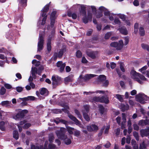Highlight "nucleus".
I'll return each instance as SVG.
<instances>
[{
  "mask_svg": "<svg viewBox=\"0 0 149 149\" xmlns=\"http://www.w3.org/2000/svg\"><path fill=\"white\" fill-rule=\"evenodd\" d=\"M66 131V130L65 128L61 127L60 130H57L56 133L59 139L63 140L65 143L67 145H68L71 143V141L70 138H72V137L70 135V138H68V136L65 134Z\"/></svg>",
  "mask_w": 149,
  "mask_h": 149,
  "instance_id": "obj_1",
  "label": "nucleus"
},
{
  "mask_svg": "<svg viewBox=\"0 0 149 149\" xmlns=\"http://www.w3.org/2000/svg\"><path fill=\"white\" fill-rule=\"evenodd\" d=\"M130 76L132 79H134L140 84H142L143 82L139 79V78L142 81H146V79L144 76L139 73H137L133 70H132L131 71Z\"/></svg>",
  "mask_w": 149,
  "mask_h": 149,
  "instance_id": "obj_2",
  "label": "nucleus"
},
{
  "mask_svg": "<svg viewBox=\"0 0 149 149\" xmlns=\"http://www.w3.org/2000/svg\"><path fill=\"white\" fill-rule=\"evenodd\" d=\"M15 111L17 113L14 114L12 115V117L16 120L23 118L24 116V114L28 112V111L26 110L21 111L19 109L16 110Z\"/></svg>",
  "mask_w": 149,
  "mask_h": 149,
  "instance_id": "obj_3",
  "label": "nucleus"
},
{
  "mask_svg": "<svg viewBox=\"0 0 149 149\" xmlns=\"http://www.w3.org/2000/svg\"><path fill=\"white\" fill-rule=\"evenodd\" d=\"M136 100L141 104L145 103L146 101H149V97H148L144 93H141L136 96Z\"/></svg>",
  "mask_w": 149,
  "mask_h": 149,
  "instance_id": "obj_4",
  "label": "nucleus"
},
{
  "mask_svg": "<svg viewBox=\"0 0 149 149\" xmlns=\"http://www.w3.org/2000/svg\"><path fill=\"white\" fill-rule=\"evenodd\" d=\"M49 9V6L48 5H47L44 7L43 9L41 10V16L40 17V19L41 20V17H43L42 19V22H41V24L44 25L45 23L47 15H46V13L48 11Z\"/></svg>",
  "mask_w": 149,
  "mask_h": 149,
  "instance_id": "obj_5",
  "label": "nucleus"
},
{
  "mask_svg": "<svg viewBox=\"0 0 149 149\" xmlns=\"http://www.w3.org/2000/svg\"><path fill=\"white\" fill-rule=\"evenodd\" d=\"M96 76V75L92 74H86L84 76L81 75L78 78V81L79 83L82 84L83 82L88 80L91 78Z\"/></svg>",
  "mask_w": 149,
  "mask_h": 149,
  "instance_id": "obj_6",
  "label": "nucleus"
},
{
  "mask_svg": "<svg viewBox=\"0 0 149 149\" xmlns=\"http://www.w3.org/2000/svg\"><path fill=\"white\" fill-rule=\"evenodd\" d=\"M99 10L101 12H104V15L106 17H109V19L111 21L113 20V16L114 14L110 13L103 6L100 7Z\"/></svg>",
  "mask_w": 149,
  "mask_h": 149,
  "instance_id": "obj_7",
  "label": "nucleus"
},
{
  "mask_svg": "<svg viewBox=\"0 0 149 149\" xmlns=\"http://www.w3.org/2000/svg\"><path fill=\"white\" fill-rule=\"evenodd\" d=\"M80 8H81V10H80V13L82 14L83 16H86V13L85 11V8L84 5L78 4H75L73 5L72 8V9L73 10H77Z\"/></svg>",
  "mask_w": 149,
  "mask_h": 149,
  "instance_id": "obj_8",
  "label": "nucleus"
},
{
  "mask_svg": "<svg viewBox=\"0 0 149 149\" xmlns=\"http://www.w3.org/2000/svg\"><path fill=\"white\" fill-rule=\"evenodd\" d=\"M111 47L116 48L118 50H121L123 47V43L122 40H120L119 41L118 43L117 42H113L110 44Z\"/></svg>",
  "mask_w": 149,
  "mask_h": 149,
  "instance_id": "obj_9",
  "label": "nucleus"
},
{
  "mask_svg": "<svg viewBox=\"0 0 149 149\" xmlns=\"http://www.w3.org/2000/svg\"><path fill=\"white\" fill-rule=\"evenodd\" d=\"M94 100L96 102H100L108 103L109 102L108 98L107 96L102 97H94L93 98Z\"/></svg>",
  "mask_w": 149,
  "mask_h": 149,
  "instance_id": "obj_10",
  "label": "nucleus"
},
{
  "mask_svg": "<svg viewBox=\"0 0 149 149\" xmlns=\"http://www.w3.org/2000/svg\"><path fill=\"white\" fill-rule=\"evenodd\" d=\"M44 44L43 37L42 35L40 34L38 44V51H40L43 48Z\"/></svg>",
  "mask_w": 149,
  "mask_h": 149,
  "instance_id": "obj_11",
  "label": "nucleus"
},
{
  "mask_svg": "<svg viewBox=\"0 0 149 149\" xmlns=\"http://www.w3.org/2000/svg\"><path fill=\"white\" fill-rule=\"evenodd\" d=\"M89 107L88 105L84 106V109L82 110L83 116L85 119L87 121H89L90 119L87 113L89 112Z\"/></svg>",
  "mask_w": 149,
  "mask_h": 149,
  "instance_id": "obj_12",
  "label": "nucleus"
},
{
  "mask_svg": "<svg viewBox=\"0 0 149 149\" xmlns=\"http://www.w3.org/2000/svg\"><path fill=\"white\" fill-rule=\"evenodd\" d=\"M40 94L39 93L38 91H37L36 92L37 95L39 97L40 99H43L40 95V94L42 95L45 96H47L48 94V91L47 89L45 88H42L40 90Z\"/></svg>",
  "mask_w": 149,
  "mask_h": 149,
  "instance_id": "obj_13",
  "label": "nucleus"
},
{
  "mask_svg": "<svg viewBox=\"0 0 149 149\" xmlns=\"http://www.w3.org/2000/svg\"><path fill=\"white\" fill-rule=\"evenodd\" d=\"M52 84L53 85H57L61 83V78L56 75H54L52 77Z\"/></svg>",
  "mask_w": 149,
  "mask_h": 149,
  "instance_id": "obj_14",
  "label": "nucleus"
},
{
  "mask_svg": "<svg viewBox=\"0 0 149 149\" xmlns=\"http://www.w3.org/2000/svg\"><path fill=\"white\" fill-rule=\"evenodd\" d=\"M87 130L89 132H96L98 129L97 126L95 124H92L87 126Z\"/></svg>",
  "mask_w": 149,
  "mask_h": 149,
  "instance_id": "obj_15",
  "label": "nucleus"
},
{
  "mask_svg": "<svg viewBox=\"0 0 149 149\" xmlns=\"http://www.w3.org/2000/svg\"><path fill=\"white\" fill-rule=\"evenodd\" d=\"M106 77L104 75H100L97 77V79L95 81V83L97 84H102L106 80Z\"/></svg>",
  "mask_w": 149,
  "mask_h": 149,
  "instance_id": "obj_16",
  "label": "nucleus"
},
{
  "mask_svg": "<svg viewBox=\"0 0 149 149\" xmlns=\"http://www.w3.org/2000/svg\"><path fill=\"white\" fill-rule=\"evenodd\" d=\"M56 14V12L54 11L50 15L51 25V27H53L55 22V19L56 18L55 15Z\"/></svg>",
  "mask_w": 149,
  "mask_h": 149,
  "instance_id": "obj_17",
  "label": "nucleus"
},
{
  "mask_svg": "<svg viewBox=\"0 0 149 149\" xmlns=\"http://www.w3.org/2000/svg\"><path fill=\"white\" fill-rule=\"evenodd\" d=\"M68 116L75 123L76 125L81 127L80 126L81 125V123L75 117L71 114H68Z\"/></svg>",
  "mask_w": 149,
  "mask_h": 149,
  "instance_id": "obj_18",
  "label": "nucleus"
},
{
  "mask_svg": "<svg viewBox=\"0 0 149 149\" xmlns=\"http://www.w3.org/2000/svg\"><path fill=\"white\" fill-rule=\"evenodd\" d=\"M56 65L57 67L60 68V72H62L63 71L65 66V63H63L62 61H59L57 63Z\"/></svg>",
  "mask_w": 149,
  "mask_h": 149,
  "instance_id": "obj_19",
  "label": "nucleus"
},
{
  "mask_svg": "<svg viewBox=\"0 0 149 149\" xmlns=\"http://www.w3.org/2000/svg\"><path fill=\"white\" fill-rule=\"evenodd\" d=\"M92 18V13L89 12L88 13L87 18L86 17H84L83 19V22L85 23H87L88 21H91Z\"/></svg>",
  "mask_w": 149,
  "mask_h": 149,
  "instance_id": "obj_20",
  "label": "nucleus"
},
{
  "mask_svg": "<svg viewBox=\"0 0 149 149\" xmlns=\"http://www.w3.org/2000/svg\"><path fill=\"white\" fill-rule=\"evenodd\" d=\"M1 104L3 106L10 108L12 107V104L11 101H4L1 102Z\"/></svg>",
  "mask_w": 149,
  "mask_h": 149,
  "instance_id": "obj_21",
  "label": "nucleus"
},
{
  "mask_svg": "<svg viewBox=\"0 0 149 149\" xmlns=\"http://www.w3.org/2000/svg\"><path fill=\"white\" fill-rule=\"evenodd\" d=\"M99 54V52L97 51L91 52L88 53V55L91 58H94L97 56Z\"/></svg>",
  "mask_w": 149,
  "mask_h": 149,
  "instance_id": "obj_22",
  "label": "nucleus"
},
{
  "mask_svg": "<svg viewBox=\"0 0 149 149\" xmlns=\"http://www.w3.org/2000/svg\"><path fill=\"white\" fill-rule=\"evenodd\" d=\"M51 38H49L47 40V51L46 52V54H48L50 52V51L51 49Z\"/></svg>",
  "mask_w": 149,
  "mask_h": 149,
  "instance_id": "obj_23",
  "label": "nucleus"
},
{
  "mask_svg": "<svg viewBox=\"0 0 149 149\" xmlns=\"http://www.w3.org/2000/svg\"><path fill=\"white\" fill-rule=\"evenodd\" d=\"M48 144V141H46L45 142L44 146L43 148H41L40 149H48L47 145ZM31 149H39V148L38 146H35L34 145H32L31 146Z\"/></svg>",
  "mask_w": 149,
  "mask_h": 149,
  "instance_id": "obj_24",
  "label": "nucleus"
},
{
  "mask_svg": "<svg viewBox=\"0 0 149 149\" xmlns=\"http://www.w3.org/2000/svg\"><path fill=\"white\" fill-rule=\"evenodd\" d=\"M149 128H148V130H142L140 131L142 137L147 135L149 134Z\"/></svg>",
  "mask_w": 149,
  "mask_h": 149,
  "instance_id": "obj_25",
  "label": "nucleus"
},
{
  "mask_svg": "<svg viewBox=\"0 0 149 149\" xmlns=\"http://www.w3.org/2000/svg\"><path fill=\"white\" fill-rule=\"evenodd\" d=\"M38 69L36 67H32L31 68V74L32 77L33 78H36V74L37 73Z\"/></svg>",
  "mask_w": 149,
  "mask_h": 149,
  "instance_id": "obj_26",
  "label": "nucleus"
},
{
  "mask_svg": "<svg viewBox=\"0 0 149 149\" xmlns=\"http://www.w3.org/2000/svg\"><path fill=\"white\" fill-rule=\"evenodd\" d=\"M36 99V98L33 96H28L27 97L24 98H19V99H21L23 100H24L26 101L27 100H34Z\"/></svg>",
  "mask_w": 149,
  "mask_h": 149,
  "instance_id": "obj_27",
  "label": "nucleus"
},
{
  "mask_svg": "<svg viewBox=\"0 0 149 149\" xmlns=\"http://www.w3.org/2000/svg\"><path fill=\"white\" fill-rule=\"evenodd\" d=\"M27 0H18L19 5L20 6L25 7L26 6Z\"/></svg>",
  "mask_w": 149,
  "mask_h": 149,
  "instance_id": "obj_28",
  "label": "nucleus"
},
{
  "mask_svg": "<svg viewBox=\"0 0 149 149\" xmlns=\"http://www.w3.org/2000/svg\"><path fill=\"white\" fill-rule=\"evenodd\" d=\"M67 15L69 17H71L74 19H76L77 17V14L75 13H72L70 12H68Z\"/></svg>",
  "mask_w": 149,
  "mask_h": 149,
  "instance_id": "obj_29",
  "label": "nucleus"
},
{
  "mask_svg": "<svg viewBox=\"0 0 149 149\" xmlns=\"http://www.w3.org/2000/svg\"><path fill=\"white\" fill-rule=\"evenodd\" d=\"M54 122L57 124H58L59 122H61L65 124L67 122L65 120L60 119L59 118H57L56 120H54Z\"/></svg>",
  "mask_w": 149,
  "mask_h": 149,
  "instance_id": "obj_30",
  "label": "nucleus"
},
{
  "mask_svg": "<svg viewBox=\"0 0 149 149\" xmlns=\"http://www.w3.org/2000/svg\"><path fill=\"white\" fill-rule=\"evenodd\" d=\"M120 32L123 34L125 35L127 34V31L125 28L122 27L118 29Z\"/></svg>",
  "mask_w": 149,
  "mask_h": 149,
  "instance_id": "obj_31",
  "label": "nucleus"
},
{
  "mask_svg": "<svg viewBox=\"0 0 149 149\" xmlns=\"http://www.w3.org/2000/svg\"><path fill=\"white\" fill-rule=\"evenodd\" d=\"M99 93L100 94L101 93H105V91H96L95 92H84V94H86V95L91 94L92 93Z\"/></svg>",
  "mask_w": 149,
  "mask_h": 149,
  "instance_id": "obj_32",
  "label": "nucleus"
},
{
  "mask_svg": "<svg viewBox=\"0 0 149 149\" xmlns=\"http://www.w3.org/2000/svg\"><path fill=\"white\" fill-rule=\"evenodd\" d=\"M73 76H69L68 77H65V78L64 80L65 82H71L72 80Z\"/></svg>",
  "mask_w": 149,
  "mask_h": 149,
  "instance_id": "obj_33",
  "label": "nucleus"
},
{
  "mask_svg": "<svg viewBox=\"0 0 149 149\" xmlns=\"http://www.w3.org/2000/svg\"><path fill=\"white\" fill-rule=\"evenodd\" d=\"M66 127L68 133L70 134H72L73 133V131L74 130V128L68 126H66Z\"/></svg>",
  "mask_w": 149,
  "mask_h": 149,
  "instance_id": "obj_34",
  "label": "nucleus"
},
{
  "mask_svg": "<svg viewBox=\"0 0 149 149\" xmlns=\"http://www.w3.org/2000/svg\"><path fill=\"white\" fill-rule=\"evenodd\" d=\"M147 68V66L146 65L143 67L142 68L139 70V72H141V73L143 74H145L146 73V70Z\"/></svg>",
  "mask_w": 149,
  "mask_h": 149,
  "instance_id": "obj_35",
  "label": "nucleus"
},
{
  "mask_svg": "<svg viewBox=\"0 0 149 149\" xmlns=\"http://www.w3.org/2000/svg\"><path fill=\"white\" fill-rule=\"evenodd\" d=\"M5 123L3 121L0 122V129L2 131L5 130Z\"/></svg>",
  "mask_w": 149,
  "mask_h": 149,
  "instance_id": "obj_36",
  "label": "nucleus"
},
{
  "mask_svg": "<svg viewBox=\"0 0 149 149\" xmlns=\"http://www.w3.org/2000/svg\"><path fill=\"white\" fill-rule=\"evenodd\" d=\"M13 137L16 140H17L18 139L19 135L17 131L15 130L13 131Z\"/></svg>",
  "mask_w": 149,
  "mask_h": 149,
  "instance_id": "obj_37",
  "label": "nucleus"
},
{
  "mask_svg": "<svg viewBox=\"0 0 149 149\" xmlns=\"http://www.w3.org/2000/svg\"><path fill=\"white\" fill-rule=\"evenodd\" d=\"M121 108L122 111H124L129 109V106L127 104H126L125 105H122Z\"/></svg>",
  "mask_w": 149,
  "mask_h": 149,
  "instance_id": "obj_38",
  "label": "nucleus"
},
{
  "mask_svg": "<svg viewBox=\"0 0 149 149\" xmlns=\"http://www.w3.org/2000/svg\"><path fill=\"white\" fill-rule=\"evenodd\" d=\"M141 46L143 49H146L149 52V45L146 44H142L141 45Z\"/></svg>",
  "mask_w": 149,
  "mask_h": 149,
  "instance_id": "obj_39",
  "label": "nucleus"
},
{
  "mask_svg": "<svg viewBox=\"0 0 149 149\" xmlns=\"http://www.w3.org/2000/svg\"><path fill=\"white\" fill-rule=\"evenodd\" d=\"M139 31L140 34L141 36H143L145 35V31L142 27H140Z\"/></svg>",
  "mask_w": 149,
  "mask_h": 149,
  "instance_id": "obj_40",
  "label": "nucleus"
},
{
  "mask_svg": "<svg viewBox=\"0 0 149 149\" xmlns=\"http://www.w3.org/2000/svg\"><path fill=\"white\" fill-rule=\"evenodd\" d=\"M99 109L101 113L102 114L104 112V108L102 106L99 105Z\"/></svg>",
  "mask_w": 149,
  "mask_h": 149,
  "instance_id": "obj_41",
  "label": "nucleus"
},
{
  "mask_svg": "<svg viewBox=\"0 0 149 149\" xmlns=\"http://www.w3.org/2000/svg\"><path fill=\"white\" fill-rule=\"evenodd\" d=\"M32 63L33 64H35V65L36 66H38L40 64V62L39 61H37L36 60L34 59L32 61Z\"/></svg>",
  "mask_w": 149,
  "mask_h": 149,
  "instance_id": "obj_42",
  "label": "nucleus"
},
{
  "mask_svg": "<svg viewBox=\"0 0 149 149\" xmlns=\"http://www.w3.org/2000/svg\"><path fill=\"white\" fill-rule=\"evenodd\" d=\"M139 125L143 126L145 125V120H140L138 123Z\"/></svg>",
  "mask_w": 149,
  "mask_h": 149,
  "instance_id": "obj_43",
  "label": "nucleus"
},
{
  "mask_svg": "<svg viewBox=\"0 0 149 149\" xmlns=\"http://www.w3.org/2000/svg\"><path fill=\"white\" fill-rule=\"evenodd\" d=\"M112 33V32H110L107 33L105 35V38L106 39H108L111 35Z\"/></svg>",
  "mask_w": 149,
  "mask_h": 149,
  "instance_id": "obj_44",
  "label": "nucleus"
},
{
  "mask_svg": "<svg viewBox=\"0 0 149 149\" xmlns=\"http://www.w3.org/2000/svg\"><path fill=\"white\" fill-rule=\"evenodd\" d=\"M75 113L77 114V116L80 119H81L82 118V116L80 114V113L79 111L77 110H75Z\"/></svg>",
  "mask_w": 149,
  "mask_h": 149,
  "instance_id": "obj_45",
  "label": "nucleus"
},
{
  "mask_svg": "<svg viewBox=\"0 0 149 149\" xmlns=\"http://www.w3.org/2000/svg\"><path fill=\"white\" fill-rule=\"evenodd\" d=\"M6 90L5 88L3 87H2L1 88L0 93L1 95H3L6 93Z\"/></svg>",
  "mask_w": 149,
  "mask_h": 149,
  "instance_id": "obj_46",
  "label": "nucleus"
},
{
  "mask_svg": "<svg viewBox=\"0 0 149 149\" xmlns=\"http://www.w3.org/2000/svg\"><path fill=\"white\" fill-rule=\"evenodd\" d=\"M146 146L144 142H143L142 144L140 145L139 149H145Z\"/></svg>",
  "mask_w": 149,
  "mask_h": 149,
  "instance_id": "obj_47",
  "label": "nucleus"
},
{
  "mask_svg": "<svg viewBox=\"0 0 149 149\" xmlns=\"http://www.w3.org/2000/svg\"><path fill=\"white\" fill-rule=\"evenodd\" d=\"M116 98L120 101L122 102L123 100V98L122 97V95H119L116 94Z\"/></svg>",
  "mask_w": 149,
  "mask_h": 149,
  "instance_id": "obj_48",
  "label": "nucleus"
},
{
  "mask_svg": "<svg viewBox=\"0 0 149 149\" xmlns=\"http://www.w3.org/2000/svg\"><path fill=\"white\" fill-rule=\"evenodd\" d=\"M139 27V24L138 23H136L134 25V32L136 33L138 31Z\"/></svg>",
  "mask_w": 149,
  "mask_h": 149,
  "instance_id": "obj_49",
  "label": "nucleus"
},
{
  "mask_svg": "<svg viewBox=\"0 0 149 149\" xmlns=\"http://www.w3.org/2000/svg\"><path fill=\"white\" fill-rule=\"evenodd\" d=\"M54 139V137L53 134H50L49 137V140L50 142H52Z\"/></svg>",
  "mask_w": 149,
  "mask_h": 149,
  "instance_id": "obj_50",
  "label": "nucleus"
},
{
  "mask_svg": "<svg viewBox=\"0 0 149 149\" xmlns=\"http://www.w3.org/2000/svg\"><path fill=\"white\" fill-rule=\"evenodd\" d=\"M125 41L124 43L123 44V45H127L129 42V38L128 37H125L124 38Z\"/></svg>",
  "mask_w": 149,
  "mask_h": 149,
  "instance_id": "obj_51",
  "label": "nucleus"
},
{
  "mask_svg": "<svg viewBox=\"0 0 149 149\" xmlns=\"http://www.w3.org/2000/svg\"><path fill=\"white\" fill-rule=\"evenodd\" d=\"M120 22L119 20L117 18H115L114 20V22L113 23V24H120Z\"/></svg>",
  "mask_w": 149,
  "mask_h": 149,
  "instance_id": "obj_52",
  "label": "nucleus"
},
{
  "mask_svg": "<svg viewBox=\"0 0 149 149\" xmlns=\"http://www.w3.org/2000/svg\"><path fill=\"white\" fill-rule=\"evenodd\" d=\"M120 68L121 70L123 72H125V69L124 68V64L121 63L120 65Z\"/></svg>",
  "mask_w": 149,
  "mask_h": 149,
  "instance_id": "obj_53",
  "label": "nucleus"
},
{
  "mask_svg": "<svg viewBox=\"0 0 149 149\" xmlns=\"http://www.w3.org/2000/svg\"><path fill=\"white\" fill-rule=\"evenodd\" d=\"M23 88L21 87L18 86L16 87V89L18 92H20L23 90Z\"/></svg>",
  "mask_w": 149,
  "mask_h": 149,
  "instance_id": "obj_54",
  "label": "nucleus"
},
{
  "mask_svg": "<svg viewBox=\"0 0 149 149\" xmlns=\"http://www.w3.org/2000/svg\"><path fill=\"white\" fill-rule=\"evenodd\" d=\"M55 147V146L54 144L52 143H50L49 144L48 148L49 149H52L54 148Z\"/></svg>",
  "mask_w": 149,
  "mask_h": 149,
  "instance_id": "obj_55",
  "label": "nucleus"
},
{
  "mask_svg": "<svg viewBox=\"0 0 149 149\" xmlns=\"http://www.w3.org/2000/svg\"><path fill=\"white\" fill-rule=\"evenodd\" d=\"M82 56V53L80 51H77L76 52V56L80 57Z\"/></svg>",
  "mask_w": 149,
  "mask_h": 149,
  "instance_id": "obj_56",
  "label": "nucleus"
},
{
  "mask_svg": "<svg viewBox=\"0 0 149 149\" xmlns=\"http://www.w3.org/2000/svg\"><path fill=\"white\" fill-rule=\"evenodd\" d=\"M118 15V16L120 17V18L121 19H125V16L123 14H117Z\"/></svg>",
  "mask_w": 149,
  "mask_h": 149,
  "instance_id": "obj_57",
  "label": "nucleus"
},
{
  "mask_svg": "<svg viewBox=\"0 0 149 149\" xmlns=\"http://www.w3.org/2000/svg\"><path fill=\"white\" fill-rule=\"evenodd\" d=\"M31 125L30 123H26L24 125V128L25 129H27L29 127H30Z\"/></svg>",
  "mask_w": 149,
  "mask_h": 149,
  "instance_id": "obj_58",
  "label": "nucleus"
},
{
  "mask_svg": "<svg viewBox=\"0 0 149 149\" xmlns=\"http://www.w3.org/2000/svg\"><path fill=\"white\" fill-rule=\"evenodd\" d=\"M4 86L6 88L8 89H10L12 88L11 86L10 85L7 84H4Z\"/></svg>",
  "mask_w": 149,
  "mask_h": 149,
  "instance_id": "obj_59",
  "label": "nucleus"
},
{
  "mask_svg": "<svg viewBox=\"0 0 149 149\" xmlns=\"http://www.w3.org/2000/svg\"><path fill=\"white\" fill-rule=\"evenodd\" d=\"M74 135L76 136H78L80 134V131L76 130L74 132Z\"/></svg>",
  "mask_w": 149,
  "mask_h": 149,
  "instance_id": "obj_60",
  "label": "nucleus"
},
{
  "mask_svg": "<svg viewBox=\"0 0 149 149\" xmlns=\"http://www.w3.org/2000/svg\"><path fill=\"white\" fill-rule=\"evenodd\" d=\"M63 50H60V51L59 52V53H58V57H61L63 54Z\"/></svg>",
  "mask_w": 149,
  "mask_h": 149,
  "instance_id": "obj_61",
  "label": "nucleus"
},
{
  "mask_svg": "<svg viewBox=\"0 0 149 149\" xmlns=\"http://www.w3.org/2000/svg\"><path fill=\"white\" fill-rule=\"evenodd\" d=\"M116 65L115 63H111V67L112 69H114L116 67Z\"/></svg>",
  "mask_w": 149,
  "mask_h": 149,
  "instance_id": "obj_62",
  "label": "nucleus"
},
{
  "mask_svg": "<svg viewBox=\"0 0 149 149\" xmlns=\"http://www.w3.org/2000/svg\"><path fill=\"white\" fill-rule=\"evenodd\" d=\"M134 5L135 6H137L139 5V2L137 0H134L133 2Z\"/></svg>",
  "mask_w": 149,
  "mask_h": 149,
  "instance_id": "obj_63",
  "label": "nucleus"
},
{
  "mask_svg": "<svg viewBox=\"0 0 149 149\" xmlns=\"http://www.w3.org/2000/svg\"><path fill=\"white\" fill-rule=\"evenodd\" d=\"M103 84V85L104 86H107L109 84V81L108 80H105L103 83H102Z\"/></svg>",
  "mask_w": 149,
  "mask_h": 149,
  "instance_id": "obj_64",
  "label": "nucleus"
}]
</instances>
